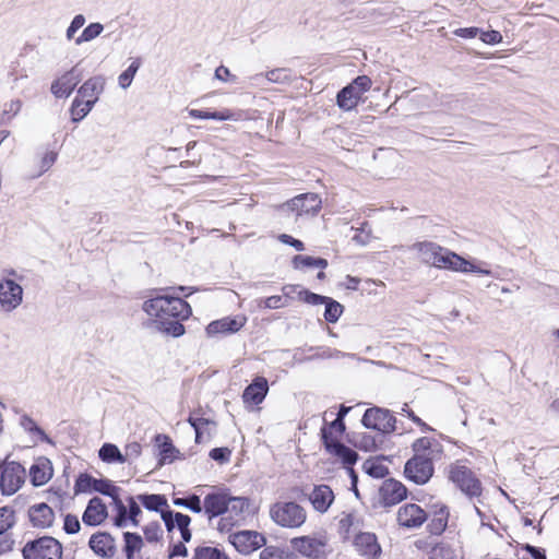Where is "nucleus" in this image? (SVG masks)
Here are the masks:
<instances>
[{
    "label": "nucleus",
    "mask_w": 559,
    "mask_h": 559,
    "mask_svg": "<svg viewBox=\"0 0 559 559\" xmlns=\"http://www.w3.org/2000/svg\"><path fill=\"white\" fill-rule=\"evenodd\" d=\"M143 310L154 318L157 329L175 337L185 333L181 321L191 314L188 302L179 297L158 296L143 304Z\"/></svg>",
    "instance_id": "2"
},
{
    "label": "nucleus",
    "mask_w": 559,
    "mask_h": 559,
    "mask_svg": "<svg viewBox=\"0 0 559 559\" xmlns=\"http://www.w3.org/2000/svg\"><path fill=\"white\" fill-rule=\"evenodd\" d=\"M140 514H141V508L139 507V504L136 503L134 498L130 497L129 498V514H128V511L126 510L127 522L130 521L133 526H138L139 525L138 516Z\"/></svg>",
    "instance_id": "51"
},
{
    "label": "nucleus",
    "mask_w": 559,
    "mask_h": 559,
    "mask_svg": "<svg viewBox=\"0 0 559 559\" xmlns=\"http://www.w3.org/2000/svg\"><path fill=\"white\" fill-rule=\"evenodd\" d=\"M22 108V102L20 99H12L4 104L2 118L7 120H11L15 117Z\"/></svg>",
    "instance_id": "49"
},
{
    "label": "nucleus",
    "mask_w": 559,
    "mask_h": 559,
    "mask_svg": "<svg viewBox=\"0 0 559 559\" xmlns=\"http://www.w3.org/2000/svg\"><path fill=\"white\" fill-rule=\"evenodd\" d=\"M413 456L404 466V475L416 485L427 484L433 475V461L441 457L442 445L436 439L421 437L412 444Z\"/></svg>",
    "instance_id": "3"
},
{
    "label": "nucleus",
    "mask_w": 559,
    "mask_h": 559,
    "mask_svg": "<svg viewBox=\"0 0 559 559\" xmlns=\"http://www.w3.org/2000/svg\"><path fill=\"white\" fill-rule=\"evenodd\" d=\"M140 64L141 62L139 59L133 60L128 69L119 75L118 83L120 87L126 90L131 85L133 78L140 68Z\"/></svg>",
    "instance_id": "41"
},
{
    "label": "nucleus",
    "mask_w": 559,
    "mask_h": 559,
    "mask_svg": "<svg viewBox=\"0 0 559 559\" xmlns=\"http://www.w3.org/2000/svg\"><path fill=\"white\" fill-rule=\"evenodd\" d=\"M204 513L217 531L229 533L251 515V501L247 497L231 496L227 490L214 491L204 497Z\"/></svg>",
    "instance_id": "1"
},
{
    "label": "nucleus",
    "mask_w": 559,
    "mask_h": 559,
    "mask_svg": "<svg viewBox=\"0 0 559 559\" xmlns=\"http://www.w3.org/2000/svg\"><path fill=\"white\" fill-rule=\"evenodd\" d=\"M364 467L369 475L376 478H382L388 473V468L385 466L376 462L368 461L365 463Z\"/></svg>",
    "instance_id": "52"
},
{
    "label": "nucleus",
    "mask_w": 559,
    "mask_h": 559,
    "mask_svg": "<svg viewBox=\"0 0 559 559\" xmlns=\"http://www.w3.org/2000/svg\"><path fill=\"white\" fill-rule=\"evenodd\" d=\"M189 116L194 119H214V120H238L235 112L229 109H224L222 111H204L199 109H190Z\"/></svg>",
    "instance_id": "34"
},
{
    "label": "nucleus",
    "mask_w": 559,
    "mask_h": 559,
    "mask_svg": "<svg viewBox=\"0 0 559 559\" xmlns=\"http://www.w3.org/2000/svg\"><path fill=\"white\" fill-rule=\"evenodd\" d=\"M215 79L222 81V82H231V83H235L237 81V76L235 74H233L228 68L224 67V66H219L216 70H215V74H214Z\"/></svg>",
    "instance_id": "57"
},
{
    "label": "nucleus",
    "mask_w": 559,
    "mask_h": 559,
    "mask_svg": "<svg viewBox=\"0 0 559 559\" xmlns=\"http://www.w3.org/2000/svg\"><path fill=\"white\" fill-rule=\"evenodd\" d=\"M277 238H278V240L282 243L289 245V246L294 247L298 251L305 250V245H304L302 241H300L298 239H295V238H293L292 236H289L287 234H281V235H278Z\"/></svg>",
    "instance_id": "59"
},
{
    "label": "nucleus",
    "mask_w": 559,
    "mask_h": 559,
    "mask_svg": "<svg viewBox=\"0 0 559 559\" xmlns=\"http://www.w3.org/2000/svg\"><path fill=\"white\" fill-rule=\"evenodd\" d=\"M288 306L287 300L283 296L274 295L259 301V307L267 309H278Z\"/></svg>",
    "instance_id": "48"
},
{
    "label": "nucleus",
    "mask_w": 559,
    "mask_h": 559,
    "mask_svg": "<svg viewBox=\"0 0 559 559\" xmlns=\"http://www.w3.org/2000/svg\"><path fill=\"white\" fill-rule=\"evenodd\" d=\"M163 535L158 524H150L144 528V537L147 543H157Z\"/></svg>",
    "instance_id": "50"
},
{
    "label": "nucleus",
    "mask_w": 559,
    "mask_h": 559,
    "mask_svg": "<svg viewBox=\"0 0 559 559\" xmlns=\"http://www.w3.org/2000/svg\"><path fill=\"white\" fill-rule=\"evenodd\" d=\"M298 295L300 299L310 305L323 304L326 300V297L320 296L308 290H300Z\"/></svg>",
    "instance_id": "54"
},
{
    "label": "nucleus",
    "mask_w": 559,
    "mask_h": 559,
    "mask_svg": "<svg viewBox=\"0 0 559 559\" xmlns=\"http://www.w3.org/2000/svg\"><path fill=\"white\" fill-rule=\"evenodd\" d=\"M93 490L112 498L118 510V514L115 519V524L119 527L127 526L126 506L119 499L120 489L109 480L96 479L94 483Z\"/></svg>",
    "instance_id": "16"
},
{
    "label": "nucleus",
    "mask_w": 559,
    "mask_h": 559,
    "mask_svg": "<svg viewBox=\"0 0 559 559\" xmlns=\"http://www.w3.org/2000/svg\"><path fill=\"white\" fill-rule=\"evenodd\" d=\"M80 521L76 515L68 514L64 518L63 528L68 534H74L80 531Z\"/></svg>",
    "instance_id": "55"
},
{
    "label": "nucleus",
    "mask_w": 559,
    "mask_h": 559,
    "mask_svg": "<svg viewBox=\"0 0 559 559\" xmlns=\"http://www.w3.org/2000/svg\"><path fill=\"white\" fill-rule=\"evenodd\" d=\"M230 544L237 551L249 555L265 545V537L255 531H240L229 535Z\"/></svg>",
    "instance_id": "11"
},
{
    "label": "nucleus",
    "mask_w": 559,
    "mask_h": 559,
    "mask_svg": "<svg viewBox=\"0 0 559 559\" xmlns=\"http://www.w3.org/2000/svg\"><path fill=\"white\" fill-rule=\"evenodd\" d=\"M192 559H228L219 549L211 546H201L194 549Z\"/></svg>",
    "instance_id": "38"
},
{
    "label": "nucleus",
    "mask_w": 559,
    "mask_h": 559,
    "mask_svg": "<svg viewBox=\"0 0 559 559\" xmlns=\"http://www.w3.org/2000/svg\"><path fill=\"white\" fill-rule=\"evenodd\" d=\"M53 475V468L50 460L40 456L37 457L29 468V477L33 486L40 487L46 485Z\"/></svg>",
    "instance_id": "25"
},
{
    "label": "nucleus",
    "mask_w": 559,
    "mask_h": 559,
    "mask_svg": "<svg viewBox=\"0 0 559 559\" xmlns=\"http://www.w3.org/2000/svg\"><path fill=\"white\" fill-rule=\"evenodd\" d=\"M246 323L247 317L243 314L224 317L222 319L214 320L211 323H209L205 329V333L210 337L234 334L240 331Z\"/></svg>",
    "instance_id": "14"
},
{
    "label": "nucleus",
    "mask_w": 559,
    "mask_h": 559,
    "mask_svg": "<svg viewBox=\"0 0 559 559\" xmlns=\"http://www.w3.org/2000/svg\"><path fill=\"white\" fill-rule=\"evenodd\" d=\"M269 392L267 380L263 377H257L251 384H249L243 393L242 401L246 407H252L261 404Z\"/></svg>",
    "instance_id": "21"
},
{
    "label": "nucleus",
    "mask_w": 559,
    "mask_h": 559,
    "mask_svg": "<svg viewBox=\"0 0 559 559\" xmlns=\"http://www.w3.org/2000/svg\"><path fill=\"white\" fill-rule=\"evenodd\" d=\"M323 304H325L324 319L328 322L335 323L343 313V306L329 297Z\"/></svg>",
    "instance_id": "39"
},
{
    "label": "nucleus",
    "mask_w": 559,
    "mask_h": 559,
    "mask_svg": "<svg viewBox=\"0 0 559 559\" xmlns=\"http://www.w3.org/2000/svg\"><path fill=\"white\" fill-rule=\"evenodd\" d=\"M187 508L192 512L200 513L202 510L204 511V503H201V499L197 495H192L187 498Z\"/></svg>",
    "instance_id": "61"
},
{
    "label": "nucleus",
    "mask_w": 559,
    "mask_h": 559,
    "mask_svg": "<svg viewBox=\"0 0 559 559\" xmlns=\"http://www.w3.org/2000/svg\"><path fill=\"white\" fill-rule=\"evenodd\" d=\"M28 518L33 526L47 528L53 523L55 512L47 503H36L28 509Z\"/></svg>",
    "instance_id": "27"
},
{
    "label": "nucleus",
    "mask_w": 559,
    "mask_h": 559,
    "mask_svg": "<svg viewBox=\"0 0 559 559\" xmlns=\"http://www.w3.org/2000/svg\"><path fill=\"white\" fill-rule=\"evenodd\" d=\"M26 471L15 461H4L0 464V491L3 496H12L24 485Z\"/></svg>",
    "instance_id": "7"
},
{
    "label": "nucleus",
    "mask_w": 559,
    "mask_h": 559,
    "mask_svg": "<svg viewBox=\"0 0 559 559\" xmlns=\"http://www.w3.org/2000/svg\"><path fill=\"white\" fill-rule=\"evenodd\" d=\"M188 554V550H187V547L185 546L183 542H179L177 544H175L173 547H171V550H170V554H169V557L173 558V557H177V556H183L186 557Z\"/></svg>",
    "instance_id": "64"
},
{
    "label": "nucleus",
    "mask_w": 559,
    "mask_h": 559,
    "mask_svg": "<svg viewBox=\"0 0 559 559\" xmlns=\"http://www.w3.org/2000/svg\"><path fill=\"white\" fill-rule=\"evenodd\" d=\"M162 519L169 533L177 530L180 533L182 542L191 539V531L189 528L191 519L182 513H173L171 511H163Z\"/></svg>",
    "instance_id": "20"
},
{
    "label": "nucleus",
    "mask_w": 559,
    "mask_h": 559,
    "mask_svg": "<svg viewBox=\"0 0 559 559\" xmlns=\"http://www.w3.org/2000/svg\"><path fill=\"white\" fill-rule=\"evenodd\" d=\"M380 499L385 506H394L406 497V488L393 478L385 479L379 490Z\"/></svg>",
    "instance_id": "22"
},
{
    "label": "nucleus",
    "mask_w": 559,
    "mask_h": 559,
    "mask_svg": "<svg viewBox=\"0 0 559 559\" xmlns=\"http://www.w3.org/2000/svg\"><path fill=\"white\" fill-rule=\"evenodd\" d=\"M307 497L313 510L321 514L328 512L335 499L333 490L328 485L313 486Z\"/></svg>",
    "instance_id": "18"
},
{
    "label": "nucleus",
    "mask_w": 559,
    "mask_h": 559,
    "mask_svg": "<svg viewBox=\"0 0 559 559\" xmlns=\"http://www.w3.org/2000/svg\"><path fill=\"white\" fill-rule=\"evenodd\" d=\"M83 78L82 70L78 66L64 72L52 81L50 91L57 98H66L71 95Z\"/></svg>",
    "instance_id": "13"
},
{
    "label": "nucleus",
    "mask_w": 559,
    "mask_h": 559,
    "mask_svg": "<svg viewBox=\"0 0 559 559\" xmlns=\"http://www.w3.org/2000/svg\"><path fill=\"white\" fill-rule=\"evenodd\" d=\"M23 301V288L11 278L0 281V307L10 312L16 309Z\"/></svg>",
    "instance_id": "12"
},
{
    "label": "nucleus",
    "mask_w": 559,
    "mask_h": 559,
    "mask_svg": "<svg viewBox=\"0 0 559 559\" xmlns=\"http://www.w3.org/2000/svg\"><path fill=\"white\" fill-rule=\"evenodd\" d=\"M396 519L401 526L416 528L425 523L427 513L416 503H406L400 507Z\"/></svg>",
    "instance_id": "17"
},
{
    "label": "nucleus",
    "mask_w": 559,
    "mask_h": 559,
    "mask_svg": "<svg viewBox=\"0 0 559 559\" xmlns=\"http://www.w3.org/2000/svg\"><path fill=\"white\" fill-rule=\"evenodd\" d=\"M138 499L142 504L153 511H157L162 506H166V499L160 495H140Z\"/></svg>",
    "instance_id": "42"
},
{
    "label": "nucleus",
    "mask_w": 559,
    "mask_h": 559,
    "mask_svg": "<svg viewBox=\"0 0 559 559\" xmlns=\"http://www.w3.org/2000/svg\"><path fill=\"white\" fill-rule=\"evenodd\" d=\"M411 250L418 253L423 263L436 267L444 248L432 241H419L412 245Z\"/></svg>",
    "instance_id": "24"
},
{
    "label": "nucleus",
    "mask_w": 559,
    "mask_h": 559,
    "mask_svg": "<svg viewBox=\"0 0 559 559\" xmlns=\"http://www.w3.org/2000/svg\"><path fill=\"white\" fill-rule=\"evenodd\" d=\"M57 159V154L55 152H46L41 158L39 159L38 170L32 174L33 178H37L45 174L47 170L51 168Z\"/></svg>",
    "instance_id": "43"
},
{
    "label": "nucleus",
    "mask_w": 559,
    "mask_h": 559,
    "mask_svg": "<svg viewBox=\"0 0 559 559\" xmlns=\"http://www.w3.org/2000/svg\"><path fill=\"white\" fill-rule=\"evenodd\" d=\"M142 447L139 442H131L126 445L123 456H127L128 460L136 459L141 455Z\"/></svg>",
    "instance_id": "58"
},
{
    "label": "nucleus",
    "mask_w": 559,
    "mask_h": 559,
    "mask_svg": "<svg viewBox=\"0 0 559 559\" xmlns=\"http://www.w3.org/2000/svg\"><path fill=\"white\" fill-rule=\"evenodd\" d=\"M24 559H61L62 546L53 537L45 536L25 544Z\"/></svg>",
    "instance_id": "8"
},
{
    "label": "nucleus",
    "mask_w": 559,
    "mask_h": 559,
    "mask_svg": "<svg viewBox=\"0 0 559 559\" xmlns=\"http://www.w3.org/2000/svg\"><path fill=\"white\" fill-rule=\"evenodd\" d=\"M292 263L295 269L319 267L323 270L328 266L325 259L309 255H295Z\"/></svg>",
    "instance_id": "37"
},
{
    "label": "nucleus",
    "mask_w": 559,
    "mask_h": 559,
    "mask_svg": "<svg viewBox=\"0 0 559 559\" xmlns=\"http://www.w3.org/2000/svg\"><path fill=\"white\" fill-rule=\"evenodd\" d=\"M354 546L357 552L366 559H377L381 554V547L372 533H359L356 535Z\"/></svg>",
    "instance_id": "23"
},
{
    "label": "nucleus",
    "mask_w": 559,
    "mask_h": 559,
    "mask_svg": "<svg viewBox=\"0 0 559 559\" xmlns=\"http://www.w3.org/2000/svg\"><path fill=\"white\" fill-rule=\"evenodd\" d=\"M448 478L469 498L479 497L481 495L483 488L480 480L461 462L449 465Z\"/></svg>",
    "instance_id": "5"
},
{
    "label": "nucleus",
    "mask_w": 559,
    "mask_h": 559,
    "mask_svg": "<svg viewBox=\"0 0 559 559\" xmlns=\"http://www.w3.org/2000/svg\"><path fill=\"white\" fill-rule=\"evenodd\" d=\"M104 87L105 79L97 75L86 80L78 92L83 98H86V100H94V104H96Z\"/></svg>",
    "instance_id": "29"
},
{
    "label": "nucleus",
    "mask_w": 559,
    "mask_h": 559,
    "mask_svg": "<svg viewBox=\"0 0 559 559\" xmlns=\"http://www.w3.org/2000/svg\"><path fill=\"white\" fill-rule=\"evenodd\" d=\"M96 479H94L93 477H91L90 475L87 474H81L76 481H75V485H74V491L75 493H79V492H86L91 489H94V483H95Z\"/></svg>",
    "instance_id": "46"
},
{
    "label": "nucleus",
    "mask_w": 559,
    "mask_h": 559,
    "mask_svg": "<svg viewBox=\"0 0 559 559\" xmlns=\"http://www.w3.org/2000/svg\"><path fill=\"white\" fill-rule=\"evenodd\" d=\"M348 85H350L360 96H362L367 91L370 90L372 81L367 75H359Z\"/></svg>",
    "instance_id": "47"
},
{
    "label": "nucleus",
    "mask_w": 559,
    "mask_h": 559,
    "mask_svg": "<svg viewBox=\"0 0 559 559\" xmlns=\"http://www.w3.org/2000/svg\"><path fill=\"white\" fill-rule=\"evenodd\" d=\"M402 414L406 415L411 418L416 425L420 426L424 430H432L426 423H424L415 413L408 407L407 404H404L402 407Z\"/></svg>",
    "instance_id": "60"
},
{
    "label": "nucleus",
    "mask_w": 559,
    "mask_h": 559,
    "mask_svg": "<svg viewBox=\"0 0 559 559\" xmlns=\"http://www.w3.org/2000/svg\"><path fill=\"white\" fill-rule=\"evenodd\" d=\"M107 508L98 497L92 498L83 513L82 521L90 526L102 524L107 518Z\"/></svg>",
    "instance_id": "26"
},
{
    "label": "nucleus",
    "mask_w": 559,
    "mask_h": 559,
    "mask_svg": "<svg viewBox=\"0 0 559 559\" xmlns=\"http://www.w3.org/2000/svg\"><path fill=\"white\" fill-rule=\"evenodd\" d=\"M266 80L271 83L285 84L292 81L290 72L287 69H273L263 74H255L251 78L255 85H260L263 80Z\"/></svg>",
    "instance_id": "32"
},
{
    "label": "nucleus",
    "mask_w": 559,
    "mask_h": 559,
    "mask_svg": "<svg viewBox=\"0 0 559 559\" xmlns=\"http://www.w3.org/2000/svg\"><path fill=\"white\" fill-rule=\"evenodd\" d=\"M438 260L437 269L449 270L453 272L461 273H478L484 275H491V271L488 269H484L481 266H477L472 261H468L461 255L456 254L453 251L444 248L443 253Z\"/></svg>",
    "instance_id": "9"
},
{
    "label": "nucleus",
    "mask_w": 559,
    "mask_h": 559,
    "mask_svg": "<svg viewBox=\"0 0 559 559\" xmlns=\"http://www.w3.org/2000/svg\"><path fill=\"white\" fill-rule=\"evenodd\" d=\"M123 551L127 559H134V555L140 552L144 546V539L136 533L126 532L123 533Z\"/></svg>",
    "instance_id": "33"
},
{
    "label": "nucleus",
    "mask_w": 559,
    "mask_h": 559,
    "mask_svg": "<svg viewBox=\"0 0 559 559\" xmlns=\"http://www.w3.org/2000/svg\"><path fill=\"white\" fill-rule=\"evenodd\" d=\"M90 547L103 558H111L116 552L115 539L108 533L93 534L90 539Z\"/></svg>",
    "instance_id": "28"
},
{
    "label": "nucleus",
    "mask_w": 559,
    "mask_h": 559,
    "mask_svg": "<svg viewBox=\"0 0 559 559\" xmlns=\"http://www.w3.org/2000/svg\"><path fill=\"white\" fill-rule=\"evenodd\" d=\"M321 199L317 193H304L292 199L286 205L297 215L316 214L321 209Z\"/></svg>",
    "instance_id": "19"
},
{
    "label": "nucleus",
    "mask_w": 559,
    "mask_h": 559,
    "mask_svg": "<svg viewBox=\"0 0 559 559\" xmlns=\"http://www.w3.org/2000/svg\"><path fill=\"white\" fill-rule=\"evenodd\" d=\"M21 426L27 431H34L40 436H45L44 431L37 427L36 423L27 416L21 418Z\"/></svg>",
    "instance_id": "62"
},
{
    "label": "nucleus",
    "mask_w": 559,
    "mask_h": 559,
    "mask_svg": "<svg viewBox=\"0 0 559 559\" xmlns=\"http://www.w3.org/2000/svg\"><path fill=\"white\" fill-rule=\"evenodd\" d=\"M480 39L483 43L488 45H496L502 41V35L498 31H480Z\"/></svg>",
    "instance_id": "53"
},
{
    "label": "nucleus",
    "mask_w": 559,
    "mask_h": 559,
    "mask_svg": "<svg viewBox=\"0 0 559 559\" xmlns=\"http://www.w3.org/2000/svg\"><path fill=\"white\" fill-rule=\"evenodd\" d=\"M362 425L366 428L374 429L384 433H390L395 430L396 419L390 411L371 407L368 408L362 416Z\"/></svg>",
    "instance_id": "10"
},
{
    "label": "nucleus",
    "mask_w": 559,
    "mask_h": 559,
    "mask_svg": "<svg viewBox=\"0 0 559 559\" xmlns=\"http://www.w3.org/2000/svg\"><path fill=\"white\" fill-rule=\"evenodd\" d=\"M94 100H82L80 98H75L71 106V116L74 122H78L85 118L90 111L93 109Z\"/></svg>",
    "instance_id": "36"
},
{
    "label": "nucleus",
    "mask_w": 559,
    "mask_h": 559,
    "mask_svg": "<svg viewBox=\"0 0 559 559\" xmlns=\"http://www.w3.org/2000/svg\"><path fill=\"white\" fill-rule=\"evenodd\" d=\"M98 455L100 460L106 463L116 462L122 464L127 462V456H123L118 447L112 443L103 444V447L99 449Z\"/></svg>",
    "instance_id": "35"
},
{
    "label": "nucleus",
    "mask_w": 559,
    "mask_h": 559,
    "mask_svg": "<svg viewBox=\"0 0 559 559\" xmlns=\"http://www.w3.org/2000/svg\"><path fill=\"white\" fill-rule=\"evenodd\" d=\"M260 559H284V551L275 546H267L260 552Z\"/></svg>",
    "instance_id": "56"
},
{
    "label": "nucleus",
    "mask_w": 559,
    "mask_h": 559,
    "mask_svg": "<svg viewBox=\"0 0 559 559\" xmlns=\"http://www.w3.org/2000/svg\"><path fill=\"white\" fill-rule=\"evenodd\" d=\"M361 97L350 85H347L337 93L336 104L342 110L349 111L359 104Z\"/></svg>",
    "instance_id": "31"
},
{
    "label": "nucleus",
    "mask_w": 559,
    "mask_h": 559,
    "mask_svg": "<svg viewBox=\"0 0 559 559\" xmlns=\"http://www.w3.org/2000/svg\"><path fill=\"white\" fill-rule=\"evenodd\" d=\"M290 545L296 552L309 559H322L330 552L325 534L294 537Z\"/></svg>",
    "instance_id": "6"
},
{
    "label": "nucleus",
    "mask_w": 559,
    "mask_h": 559,
    "mask_svg": "<svg viewBox=\"0 0 559 559\" xmlns=\"http://www.w3.org/2000/svg\"><path fill=\"white\" fill-rule=\"evenodd\" d=\"M456 36L463 37V38H474L477 35H479L480 29L477 27H464V28H456L453 32Z\"/></svg>",
    "instance_id": "63"
},
{
    "label": "nucleus",
    "mask_w": 559,
    "mask_h": 559,
    "mask_svg": "<svg viewBox=\"0 0 559 559\" xmlns=\"http://www.w3.org/2000/svg\"><path fill=\"white\" fill-rule=\"evenodd\" d=\"M306 509L294 501L276 502L270 508V518L278 526L299 528L307 521Z\"/></svg>",
    "instance_id": "4"
},
{
    "label": "nucleus",
    "mask_w": 559,
    "mask_h": 559,
    "mask_svg": "<svg viewBox=\"0 0 559 559\" xmlns=\"http://www.w3.org/2000/svg\"><path fill=\"white\" fill-rule=\"evenodd\" d=\"M345 430L344 421L341 420V418H335L329 427H323L322 432V440L324 441V435H329L332 438H335L337 440V437L342 436V433Z\"/></svg>",
    "instance_id": "45"
},
{
    "label": "nucleus",
    "mask_w": 559,
    "mask_h": 559,
    "mask_svg": "<svg viewBox=\"0 0 559 559\" xmlns=\"http://www.w3.org/2000/svg\"><path fill=\"white\" fill-rule=\"evenodd\" d=\"M14 522V511L9 507L0 508V535L11 528Z\"/></svg>",
    "instance_id": "44"
},
{
    "label": "nucleus",
    "mask_w": 559,
    "mask_h": 559,
    "mask_svg": "<svg viewBox=\"0 0 559 559\" xmlns=\"http://www.w3.org/2000/svg\"><path fill=\"white\" fill-rule=\"evenodd\" d=\"M103 29L104 26L100 23H91L83 29L82 34L79 37H76L74 41L76 45L91 41L98 37L102 34Z\"/></svg>",
    "instance_id": "40"
},
{
    "label": "nucleus",
    "mask_w": 559,
    "mask_h": 559,
    "mask_svg": "<svg viewBox=\"0 0 559 559\" xmlns=\"http://www.w3.org/2000/svg\"><path fill=\"white\" fill-rule=\"evenodd\" d=\"M324 447L330 454L338 459L344 464L353 479L356 480V475L352 465L357 461V453L329 435H324Z\"/></svg>",
    "instance_id": "15"
},
{
    "label": "nucleus",
    "mask_w": 559,
    "mask_h": 559,
    "mask_svg": "<svg viewBox=\"0 0 559 559\" xmlns=\"http://www.w3.org/2000/svg\"><path fill=\"white\" fill-rule=\"evenodd\" d=\"M188 423L195 431V442L201 443L204 440V436L207 438L215 430L216 424L207 418L190 416Z\"/></svg>",
    "instance_id": "30"
}]
</instances>
